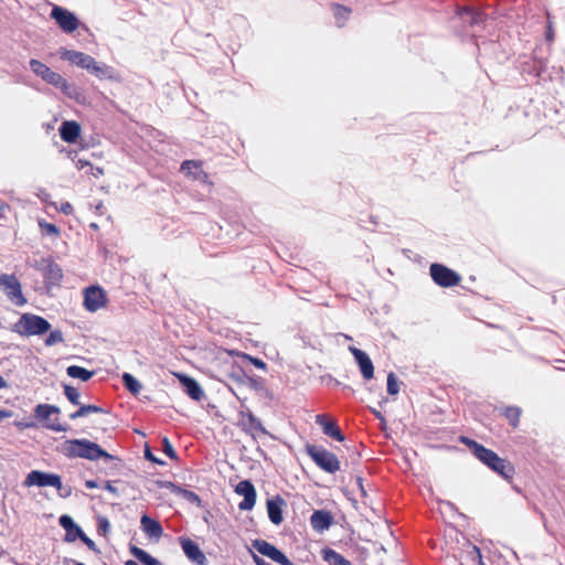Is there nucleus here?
Wrapping results in <instances>:
<instances>
[{
	"label": "nucleus",
	"instance_id": "nucleus-1",
	"mask_svg": "<svg viewBox=\"0 0 565 565\" xmlns=\"http://www.w3.org/2000/svg\"><path fill=\"white\" fill-rule=\"evenodd\" d=\"M462 443H465L473 452V455L486 466H488L491 470L499 473L505 479H510L513 476V467L505 459L500 458L495 452L490 449L484 448L478 443L470 440L468 438H462Z\"/></svg>",
	"mask_w": 565,
	"mask_h": 565
},
{
	"label": "nucleus",
	"instance_id": "nucleus-2",
	"mask_svg": "<svg viewBox=\"0 0 565 565\" xmlns=\"http://www.w3.org/2000/svg\"><path fill=\"white\" fill-rule=\"evenodd\" d=\"M62 452L67 457H79L89 460L98 458L110 459L111 456L104 451L97 444L86 439L66 440L61 446Z\"/></svg>",
	"mask_w": 565,
	"mask_h": 565
},
{
	"label": "nucleus",
	"instance_id": "nucleus-3",
	"mask_svg": "<svg viewBox=\"0 0 565 565\" xmlns=\"http://www.w3.org/2000/svg\"><path fill=\"white\" fill-rule=\"evenodd\" d=\"M50 328L51 324L44 318L32 313H23L19 320L13 323L12 331L22 337H32L41 335L47 332Z\"/></svg>",
	"mask_w": 565,
	"mask_h": 565
},
{
	"label": "nucleus",
	"instance_id": "nucleus-4",
	"mask_svg": "<svg viewBox=\"0 0 565 565\" xmlns=\"http://www.w3.org/2000/svg\"><path fill=\"white\" fill-rule=\"evenodd\" d=\"M30 67L32 72L44 82L60 88L65 94L71 95L73 86L61 74L52 71L47 65L35 58L30 61Z\"/></svg>",
	"mask_w": 565,
	"mask_h": 565
},
{
	"label": "nucleus",
	"instance_id": "nucleus-5",
	"mask_svg": "<svg viewBox=\"0 0 565 565\" xmlns=\"http://www.w3.org/2000/svg\"><path fill=\"white\" fill-rule=\"evenodd\" d=\"M24 487H54L60 491L61 497H68L70 489H63L61 478L54 473H47L39 470L31 471L23 481Z\"/></svg>",
	"mask_w": 565,
	"mask_h": 565
},
{
	"label": "nucleus",
	"instance_id": "nucleus-6",
	"mask_svg": "<svg viewBox=\"0 0 565 565\" xmlns=\"http://www.w3.org/2000/svg\"><path fill=\"white\" fill-rule=\"evenodd\" d=\"M35 417L44 423V426L54 431H66L67 426L60 423V408L54 405L39 404L34 409Z\"/></svg>",
	"mask_w": 565,
	"mask_h": 565
},
{
	"label": "nucleus",
	"instance_id": "nucleus-7",
	"mask_svg": "<svg viewBox=\"0 0 565 565\" xmlns=\"http://www.w3.org/2000/svg\"><path fill=\"white\" fill-rule=\"evenodd\" d=\"M308 455L311 459L323 470L328 472H335L340 468V463L334 454L321 447L309 446L307 448Z\"/></svg>",
	"mask_w": 565,
	"mask_h": 565
},
{
	"label": "nucleus",
	"instance_id": "nucleus-8",
	"mask_svg": "<svg viewBox=\"0 0 565 565\" xmlns=\"http://www.w3.org/2000/svg\"><path fill=\"white\" fill-rule=\"evenodd\" d=\"M107 303V295L103 288L96 285L87 287L84 291V306L90 311L95 312L104 308Z\"/></svg>",
	"mask_w": 565,
	"mask_h": 565
},
{
	"label": "nucleus",
	"instance_id": "nucleus-9",
	"mask_svg": "<svg viewBox=\"0 0 565 565\" xmlns=\"http://www.w3.org/2000/svg\"><path fill=\"white\" fill-rule=\"evenodd\" d=\"M33 266L47 282H57L63 277L61 267L51 257H42Z\"/></svg>",
	"mask_w": 565,
	"mask_h": 565
},
{
	"label": "nucleus",
	"instance_id": "nucleus-10",
	"mask_svg": "<svg viewBox=\"0 0 565 565\" xmlns=\"http://www.w3.org/2000/svg\"><path fill=\"white\" fill-rule=\"evenodd\" d=\"M51 17L66 33H72L78 28L79 21L76 15L62 7H54L51 11Z\"/></svg>",
	"mask_w": 565,
	"mask_h": 565
},
{
	"label": "nucleus",
	"instance_id": "nucleus-11",
	"mask_svg": "<svg viewBox=\"0 0 565 565\" xmlns=\"http://www.w3.org/2000/svg\"><path fill=\"white\" fill-rule=\"evenodd\" d=\"M179 543L189 561L196 565H207V559L204 553L194 541L189 537L181 536L179 537Z\"/></svg>",
	"mask_w": 565,
	"mask_h": 565
},
{
	"label": "nucleus",
	"instance_id": "nucleus-12",
	"mask_svg": "<svg viewBox=\"0 0 565 565\" xmlns=\"http://www.w3.org/2000/svg\"><path fill=\"white\" fill-rule=\"evenodd\" d=\"M253 547L260 554L269 557L270 559L281 564V565H294L286 555L276 548L270 543L264 540H256L253 542Z\"/></svg>",
	"mask_w": 565,
	"mask_h": 565
},
{
	"label": "nucleus",
	"instance_id": "nucleus-13",
	"mask_svg": "<svg viewBox=\"0 0 565 565\" xmlns=\"http://www.w3.org/2000/svg\"><path fill=\"white\" fill-rule=\"evenodd\" d=\"M235 492L244 498V500L238 504L241 510L247 511L252 510L256 502V490L254 486L247 481H241L235 488Z\"/></svg>",
	"mask_w": 565,
	"mask_h": 565
},
{
	"label": "nucleus",
	"instance_id": "nucleus-14",
	"mask_svg": "<svg viewBox=\"0 0 565 565\" xmlns=\"http://www.w3.org/2000/svg\"><path fill=\"white\" fill-rule=\"evenodd\" d=\"M430 276L434 282H460L461 280L459 274L437 263L430 265Z\"/></svg>",
	"mask_w": 565,
	"mask_h": 565
},
{
	"label": "nucleus",
	"instance_id": "nucleus-15",
	"mask_svg": "<svg viewBox=\"0 0 565 565\" xmlns=\"http://www.w3.org/2000/svg\"><path fill=\"white\" fill-rule=\"evenodd\" d=\"M457 15H459L462 19L463 23H466L470 28L481 25L487 20V14L484 12L472 7L458 8Z\"/></svg>",
	"mask_w": 565,
	"mask_h": 565
},
{
	"label": "nucleus",
	"instance_id": "nucleus-16",
	"mask_svg": "<svg viewBox=\"0 0 565 565\" xmlns=\"http://www.w3.org/2000/svg\"><path fill=\"white\" fill-rule=\"evenodd\" d=\"M180 170L193 180L207 182L209 174L203 170V162L200 160H185L181 163Z\"/></svg>",
	"mask_w": 565,
	"mask_h": 565
},
{
	"label": "nucleus",
	"instance_id": "nucleus-17",
	"mask_svg": "<svg viewBox=\"0 0 565 565\" xmlns=\"http://www.w3.org/2000/svg\"><path fill=\"white\" fill-rule=\"evenodd\" d=\"M349 350L353 354L356 363L359 364L363 377L365 380H371L374 375V366L369 355L364 351L355 347H350Z\"/></svg>",
	"mask_w": 565,
	"mask_h": 565
},
{
	"label": "nucleus",
	"instance_id": "nucleus-18",
	"mask_svg": "<svg viewBox=\"0 0 565 565\" xmlns=\"http://www.w3.org/2000/svg\"><path fill=\"white\" fill-rule=\"evenodd\" d=\"M173 375L179 380V382L184 386L186 394L194 401H201L204 396V392L200 384L192 377L173 372Z\"/></svg>",
	"mask_w": 565,
	"mask_h": 565
},
{
	"label": "nucleus",
	"instance_id": "nucleus-19",
	"mask_svg": "<svg viewBox=\"0 0 565 565\" xmlns=\"http://www.w3.org/2000/svg\"><path fill=\"white\" fill-rule=\"evenodd\" d=\"M62 140L68 143L75 142L81 136V126L77 121H64L60 127Z\"/></svg>",
	"mask_w": 565,
	"mask_h": 565
},
{
	"label": "nucleus",
	"instance_id": "nucleus-20",
	"mask_svg": "<svg viewBox=\"0 0 565 565\" xmlns=\"http://www.w3.org/2000/svg\"><path fill=\"white\" fill-rule=\"evenodd\" d=\"M140 525L145 534L149 539L159 540L162 536L163 529L160 523L148 515H142L140 520Z\"/></svg>",
	"mask_w": 565,
	"mask_h": 565
},
{
	"label": "nucleus",
	"instance_id": "nucleus-21",
	"mask_svg": "<svg viewBox=\"0 0 565 565\" xmlns=\"http://www.w3.org/2000/svg\"><path fill=\"white\" fill-rule=\"evenodd\" d=\"M61 57L85 70L89 67V63H92L93 58L90 55L83 52L72 50L61 52Z\"/></svg>",
	"mask_w": 565,
	"mask_h": 565
},
{
	"label": "nucleus",
	"instance_id": "nucleus-22",
	"mask_svg": "<svg viewBox=\"0 0 565 565\" xmlns=\"http://www.w3.org/2000/svg\"><path fill=\"white\" fill-rule=\"evenodd\" d=\"M316 422L322 427V430L326 435L333 437L334 439L342 441L344 439L340 429L337 427L335 423L328 418L327 415H317Z\"/></svg>",
	"mask_w": 565,
	"mask_h": 565
},
{
	"label": "nucleus",
	"instance_id": "nucleus-23",
	"mask_svg": "<svg viewBox=\"0 0 565 565\" xmlns=\"http://www.w3.org/2000/svg\"><path fill=\"white\" fill-rule=\"evenodd\" d=\"M60 525L66 531L65 541L74 542L81 535H83V531L78 525H76L73 519L68 515H62L60 518Z\"/></svg>",
	"mask_w": 565,
	"mask_h": 565
},
{
	"label": "nucleus",
	"instance_id": "nucleus-24",
	"mask_svg": "<svg viewBox=\"0 0 565 565\" xmlns=\"http://www.w3.org/2000/svg\"><path fill=\"white\" fill-rule=\"evenodd\" d=\"M282 505L284 501L279 497L267 501V512L269 520L276 525L282 522Z\"/></svg>",
	"mask_w": 565,
	"mask_h": 565
},
{
	"label": "nucleus",
	"instance_id": "nucleus-25",
	"mask_svg": "<svg viewBox=\"0 0 565 565\" xmlns=\"http://www.w3.org/2000/svg\"><path fill=\"white\" fill-rule=\"evenodd\" d=\"M310 523L313 530L318 532H322L324 530H328L332 523V516L327 511H316L310 518Z\"/></svg>",
	"mask_w": 565,
	"mask_h": 565
},
{
	"label": "nucleus",
	"instance_id": "nucleus-26",
	"mask_svg": "<svg viewBox=\"0 0 565 565\" xmlns=\"http://www.w3.org/2000/svg\"><path fill=\"white\" fill-rule=\"evenodd\" d=\"M330 8L333 13L337 26L344 28L350 20L352 13L351 8L340 3H331Z\"/></svg>",
	"mask_w": 565,
	"mask_h": 565
},
{
	"label": "nucleus",
	"instance_id": "nucleus-27",
	"mask_svg": "<svg viewBox=\"0 0 565 565\" xmlns=\"http://www.w3.org/2000/svg\"><path fill=\"white\" fill-rule=\"evenodd\" d=\"M3 287L2 291L7 296V298L15 306H23L26 302L24 298L21 285H1Z\"/></svg>",
	"mask_w": 565,
	"mask_h": 565
},
{
	"label": "nucleus",
	"instance_id": "nucleus-28",
	"mask_svg": "<svg viewBox=\"0 0 565 565\" xmlns=\"http://www.w3.org/2000/svg\"><path fill=\"white\" fill-rule=\"evenodd\" d=\"M242 423L253 435L265 434V429L260 422L255 418L252 414L243 415Z\"/></svg>",
	"mask_w": 565,
	"mask_h": 565
},
{
	"label": "nucleus",
	"instance_id": "nucleus-29",
	"mask_svg": "<svg viewBox=\"0 0 565 565\" xmlns=\"http://www.w3.org/2000/svg\"><path fill=\"white\" fill-rule=\"evenodd\" d=\"M38 225H39V228H40V232H41L42 236H49V237L57 238L61 235L60 227H57L53 223L46 222L43 218H39L38 220Z\"/></svg>",
	"mask_w": 565,
	"mask_h": 565
},
{
	"label": "nucleus",
	"instance_id": "nucleus-30",
	"mask_svg": "<svg viewBox=\"0 0 565 565\" xmlns=\"http://www.w3.org/2000/svg\"><path fill=\"white\" fill-rule=\"evenodd\" d=\"M131 554L137 557L145 565H162L157 558L149 555L146 551L131 545L130 546Z\"/></svg>",
	"mask_w": 565,
	"mask_h": 565
},
{
	"label": "nucleus",
	"instance_id": "nucleus-31",
	"mask_svg": "<svg viewBox=\"0 0 565 565\" xmlns=\"http://www.w3.org/2000/svg\"><path fill=\"white\" fill-rule=\"evenodd\" d=\"M66 373L68 376L73 379H79L84 382L88 381L93 376V372L77 365H71L66 369Z\"/></svg>",
	"mask_w": 565,
	"mask_h": 565
},
{
	"label": "nucleus",
	"instance_id": "nucleus-32",
	"mask_svg": "<svg viewBox=\"0 0 565 565\" xmlns=\"http://www.w3.org/2000/svg\"><path fill=\"white\" fill-rule=\"evenodd\" d=\"M323 559L330 565H351L344 557L333 550L326 548L322 552Z\"/></svg>",
	"mask_w": 565,
	"mask_h": 565
},
{
	"label": "nucleus",
	"instance_id": "nucleus-33",
	"mask_svg": "<svg viewBox=\"0 0 565 565\" xmlns=\"http://www.w3.org/2000/svg\"><path fill=\"white\" fill-rule=\"evenodd\" d=\"M87 71L94 74L95 76L103 78V77H111V67L106 65H99L95 58H92V63H89V67H87Z\"/></svg>",
	"mask_w": 565,
	"mask_h": 565
},
{
	"label": "nucleus",
	"instance_id": "nucleus-34",
	"mask_svg": "<svg viewBox=\"0 0 565 565\" xmlns=\"http://www.w3.org/2000/svg\"><path fill=\"white\" fill-rule=\"evenodd\" d=\"M122 382L125 386L135 395L139 394L142 388L140 382L129 373L122 374Z\"/></svg>",
	"mask_w": 565,
	"mask_h": 565
},
{
	"label": "nucleus",
	"instance_id": "nucleus-35",
	"mask_svg": "<svg viewBox=\"0 0 565 565\" xmlns=\"http://www.w3.org/2000/svg\"><path fill=\"white\" fill-rule=\"evenodd\" d=\"M99 411L100 409L97 406L84 405V406H81L78 411H76L75 413L71 414L70 417L72 419H76L78 417H84V416H87L90 413H97Z\"/></svg>",
	"mask_w": 565,
	"mask_h": 565
},
{
	"label": "nucleus",
	"instance_id": "nucleus-36",
	"mask_svg": "<svg viewBox=\"0 0 565 565\" xmlns=\"http://www.w3.org/2000/svg\"><path fill=\"white\" fill-rule=\"evenodd\" d=\"M399 392V383L394 373L387 375V393L396 395Z\"/></svg>",
	"mask_w": 565,
	"mask_h": 565
},
{
	"label": "nucleus",
	"instance_id": "nucleus-37",
	"mask_svg": "<svg viewBox=\"0 0 565 565\" xmlns=\"http://www.w3.org/2000/svg\"><path fill=\"white\" fill-rule=\"evenodd\" d=\"M64 393L71 403H73L75 405L79 404V393L76 388H74L70 385H65Z\"/></svg>",
	"mask_w": 565,
	"mask_h": 565
},
{
	"label": "nucleus",
	"instance_id": "nucleus-38",
	"mask_svg": "<svg viewBox=\"0 0 565 565\" xmlns=\"http://www.w3.org/2000/svg\"><path fill=\"white\" fill-rule=\"evenodd\" d=\"M505 416L513 426H516L521 416V409L518 407H509L505 411Z\"/></svg>",
	"mask_w": 565,
	"mask_h": 565
},
{
	"label": "nucleus",
	"instance_id": "nucleus-39",
	"mask_svg": "<svg viewBox=\"0 0 565 565\" xmlns=\"http://www.w3.org/2000/svg\"><path fill=\"white\" fill-rule=\"evenodd\" d=\"M110 530V523L107 518L98 516L97 518V531L102 535L106 536Z\"/></svg>",
	"mask_w": 565,
	"mask_h": 565
},
{
	"label": "nucleus",
	"instance_id": "nucleus-40",
	"mask_svg": "<svg viewBox=\"0 0 565 565\" xmlns=\"http://www.w3.org/2000/svg\"><path fill=\"white\" fill-rule=\"evenodd\" d=\"M63 340H64V339H63L62 332H61V331L55 330V331H52V332L49 334V337H47V338H46V340H45V344H46L47 347H52V345H54V344H57V343L63 342Z\"/></svg>",
	"mask_w": 565,
	"mask_h": 565
},
{
	"label": "nucleus",
	"instance_id": "nucleus-41",
	"mask_svg": "<svg viewBox=\"0 0 565 565\" xmlns=\"http://www.w3.org/2000/svg\"><path fill=\"white\" fill-rule=\"evenodd\" d=\"M547 24H546V32H545V39L547 42L552 43L555 39V32L553 28V21L551 14L546 13Z\"/></svg>",
	"mask_w": 565,
	"mask_h": 565
},
{
	"label": "nucleus",
	"instance_id": "nucleus-42",
	"mask_svg": "<svg viewBox=\"0 0 565 565\" xmlns=\"http://www.w3.org/2000/svg\"><path fill=\"white\" fill-rule=\"evenodd\" d=\"M241 356L247 361H249L254 366H256L257 369H260V370H266L267 366H266V363L257 358H254L252 355H248V354H241Z\"/></svg>",
	"mask_w": 565,
	"mask_h": 565
},
{
	"label": "nucleus",
	"instance_id": "nucleus-43",
	"mask_svg": "<svg viewBox=\"0 0 565 565\" xmlns=\"http://www.w3.org/2000/svg\"><path fill=\"white\" fill-rule=\"evenodd\" d=\"M162 447H163V451L167 456H169L171 459L177 458L175 451H174L171 443L168 440V438H163Z\"/></svg>",
	"mask_w": 565,
	"mask_h": 565
},
{
	"label": "nucleus",
	"instance_id": "nucleus-44",
	"mask_svg": "<svg viewBox=\"0 0 565 565\" xmlns=\"http://www.w3.org/2000/svg\"><path fill=\"white\" fill-rule=\"evenodd\" d=\"M56 210L65 215H72L74 213V207L70 202H63Z\"/></svg>",
	"mask_w": 565,
	"mask_h": 565
},
{
	"label": "nucleus",
	"instance_id": "nucleus-45",
	"mask_svg": "<svg viewBox=\"0 0 565 565\" xmlns=\"http://www.w3.org/2000/svg\"><path fill=\"white\" fill-rule=\"evenodd\" d=\"M89 173L95 177V178H99L104 174V169L103 168H99V167H90L89 169Z\"/></svg>",
	"mask_w": 565,
	"mask_h": 565
},
{
	"label": "nucleus",
	"instance_id": "nucleus-46",
	"mask_svg": "<svg viewBox=\"0 0 565 565\" xmlns=\"http://www.w3.org/2000/svg\"><path fill=\"white\" fill-rule=\"evenodd\" d=\"M0 282H2V284L18 282V279L13 275H2V276H0Z\"/></svg>",
	"mask_w": 565,
	"mask_h": 565
},
{
	"label": "nucleus",
	"instance_id": "nucleus-47",
	"mask_svg": "<svg viewBox=\"0 0 565 565\" xmlns=\"http://www.w3.org/2000/svg\"><path fill=\"white\" fill-rule=\"evenodd\" d=\"M78 539H81L83 541V543L87 545L88 548L95 550V543L89 537H87L84 533Z\"/></svg>",
	"mask_w": 565,
	"mask_h": 565
},
{
	"label": "nucleus",
	"instance_id": "nucleus-48",
	"mask_svg": "<svg viewBox=\"0 0 565 565\" xmlns=\"http://www.w3.org/2000/svg\"><path fill=\"white\" fill-rule=\"evenodd\" d=\"M185 499H188L191 502H199V498L195 493L191 491H182Z\"/></svg>",
	"mask_w": 565,
	"mask_h": 565
},
{
	"label": "nucleus",
	"instance_id": "nucleus-49",
	"mask_svg": "<svg viewBox=\"0 0 565 565\" xmlns=\"http://www.w3.org/2000/svg\"><path fill=\"white\" fill-rule=\"evenodd\" d=\"M90 167H92V164H90L88 161H86V160L78 159V160L76 161V168H77L78 170H83V169H85V168H89V169H90Z\"/></svg>",
	"mask_w": 565,
	"mask_h": 565
},
{
	"label": "nucleus",
	"instance_id": "nucleus-50",
	"mask_svg": "<svg viewBox=\"0 0 565 565\" xmlns=\"http://www.w3.org/2000/svg\"><path fill=\"white\" fill-rule=\"evenodd\" d=\"M11 417V413L4 409H0V422Z\"/></svg>",
	"mask_w": 565,
	"mask_h": 565
},
{
	"label": "nucleus",
	"instance_id": "nucleus-51",
	"mask_svg": "<svg viewBox=\"0 0 565 565\" xmlns=\"http://www.w3.org/2000/svg\"><path fill=\"white\" fill-rule=\"evenodd\" d=\"M253 561L256 563V565H264L266 561L257 556L256 554H253Z\"/></svg>",
	"mask_w": 565,
	"mask_h": 565
},
{
	"label": "nucleus",
	"instance_id": "nucleus-52",
	"mask_svg": "<svg viewBox=\"0 0 565 565\" xmlns=\"http://www.w3.org/2000/svg\"><path fill=\"white\" fill-rule=\"evenodd\" d=\"M85 484H86V487H87L88 489L97 488V483H96L95 481H93V480H87V481L85 482Z\"/></svg>",
	"mask_w": 565,
	"mask_h": 565
},
{
	"label": "nucleus",
	"instance_id": "nucleus-53",
	"mask_svg": "<svg viewBox=\"0 0 565 565\" xmlns=\"http://www.w3.org/2000/svg\"><path fill=\"white\" fill-rule=\"evenodd\" d=\"M105 488H106V490H108L111 493H116L117 492L116 488L110 482H107Z\"/></svg>",
	"mask_w": 565,
	"mask_h": 565
},
{
	"label": "nucleus",
	"instance_id": "nucleus-54",
	"mask_svg": "<svg viewBox=\"0 0 565 565\" xmlns=\"http://www.w3.org/2000/svg\"><path fill=\"white\" fill-rule=\"evenodd\" d=\"M146 458H147V459H149V460H151V461H153V462H159V461L157 460V458H154V457L152 456V454H151L149 450H146Z\"/></svg>",
	"mask_w": 565,
	"mask_h": 565
},
{
	"label": "nucleus",
	"instance_id": "nucleus-55",
	"mask_svg": "<svg viewBox=\"0 0 565 565\" xmlns=\"http://www.w3.org/2000/svg\"><path fill=\"white\" fill-rule=\"evenodd\" d=\"M7 386V381L0 375V390L6 388Z\"/></svg>",
	"mask_w": 565,
	"mask_h": 565
},
{
	"label": "nucleus",
	"instance_id": "nucleus-56",
	"mask_svg": "<svg viewBox=\"0 0 565 565\" xmlns=\"http://www.w3.org/2000/svg\"><path fill=\"white\" fill-rule=\"evenodd\" d=\"M7 210V206L0 205V217L3 216L4 211Z\"/></svg>",
	"mask_w": 565,
	"mask_h": 565
},
{
	"label": "nucleus",
	"instance_id": "nucleus-57",
	"mask_svg": "<svg viewBox=\"0 0 565 565\" xmlns=\"http://www.w3.org/2000/svg\"><path fill=\"white\" fill-rule=\"evenodd\" d=\"M89 226H90V228H93L94 231H98V230H99V226H98V224H96V223H92Z\"/></svg>",
	"mask_w": 565,
	"mask_h": 565
},
{
	"label": "nucleus",
	"instance_id": "nucleus-58",
	"mask_svg": "<svg viewBox=\"0 0 565 565\" xmlns=\"http://www.w3.org/2000/svg\"><path fill=\"white\" fill-rule=\"evenodd\" d=\"M125 565H138L135 561H127Z\"/></svg>",
	"mask_w": 565,
	"mask_h": 565
},
{
	"label": "nucleus",
	"instance_id": "nucleus-59",
	"mask_svg": "<svg viewBox=\"0 0 565 565\" xmlns=\"http://www.w3.org/2000/svg\"><path fill=\"white\" fill-rule=\"evenodd\" d=\"M374 414L381 418V414L379 412H374Z\"/></svg>",
	"mask_w": 565,
	"mask_h": 565
},
{
	"label": "nucleus",
	"instance_id": "nucleus-60",
	"mask_svg": "<svg viewBox=\"0 0 565 565\" xmlns=\"http://www.w3.org/2000/svg\"><path fill=\"white\" fill-rule=\"evenodd\" d=\"M388 3H395V0H386Z\"/></svg>",
	"mask_w": 565,
	"mask_h": 565
},
{
	"label": "nucleus",
	"instance_id": "nucleus-61",
	"mask_svg": "<svg viewBox=\"0 0 565 565\" xmlns=\"http://www.w3.org/2000/svg\"><path fill=\"white\" fill-rule=\"evenodd\" d=\"M76 565H85V564H83V563H78V564H76Z\"/></svg>",
	"mask_w": 565,
	"mask_h": 565
},
{
	"label": "nucleus",
	"instance_id": "nucleus-62",
	"mask_svg": "<svg viewBox=\"0 0 565 565\" xmlns=\"http://www.w3.org/2000/svg\"><path fill=\"white\" fill-rule=\"evenodd\" d=\"M264 565H269L267 562Z\"/></svg>",
	"mask_w": 565,
	"mask_h": 565
}]
</instances>
